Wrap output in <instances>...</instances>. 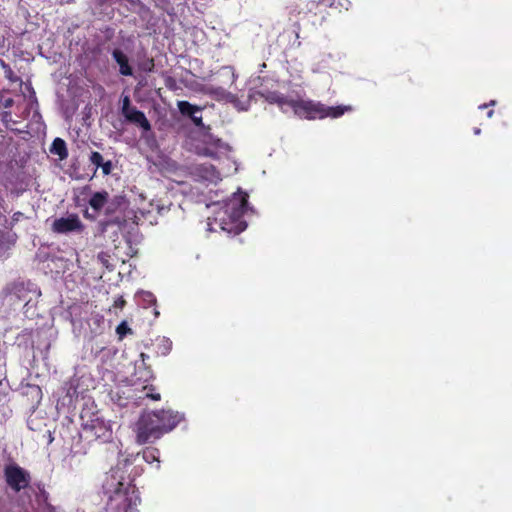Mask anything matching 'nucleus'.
Segmentation results:
<instances>
[{"label":"nucleus","instance_id":"12","mask_svg":"<svg viewBox=\"0 0 512 512\" xmlns=\"http://www.w3.org/2000/svg\"><path fill=\"white\" fill-rule=\"evenodd\" d=\"M112 57L115 62L119 65V72L123 76H132L133 70L129 65V60L126 54L120 49H114Z\"/></svg>","mask_w":512,"mask_h":512},{"label":"nucleus","instance_id":"23","mask_svg":"<svg viewBox=\"0 0 512 512\" xmlns=\"http://www.w3.org/2000/svg\"><path fill=\"white\" fill-rule=\"evenodd\" d=\"M99 168L102 169L103 175L107 176V175L111 174L113 165H112V162L110 160H108V161H104Z\"/></svg>","mask_w":512,"mask_h":512},{"label":"nucleus","instance_id":"33","mask_svg":"<svg viewBox=\"0 0 512 512\" xmlns=\"http://www.w3.org/2000/svg\"><path fill=\"white\" fill-rule=\"evenodd\" d=\"M48 439H49V443H51L53 441V437L51 435V433L49 432V436H48Z\"/></svg>","mask_w":512,"mask_h":512},{"label":"nucleus","instance_id":"21","mask_svg":"<svg viewBox=\"0 0 512 512\" xmlns=\"http://www.w3.org/2000/svg\"><path fill=\"white\" fill-rule=\"evenodd\" d=\"M116 333L120 340H122L127 334H132V329L128 326L125 321H122L116 328Z\"/></svg>","mask_w":512,"mask_h":512},{"label":"nucleus","instance_id":"29","mask_svg":"<svg viewBox=\"0 0 512 512\" xmlns=\"http://www.w3.org/2000/svg\"><path fill=\"white\" fill-rule=\"evenodd\" d=\"M493 114H494V110H492V109H491V110H489V111L487 112V117H488V118H491V117L493 116Z\"/></svg>","mask_w":512,"mask_h":512},{"label":"nucleus","instance_id":"38","mask_svg":"<svg viewBox=\"0 0 512 512\" xmlns=\"http://www.w3.org/2000/svg\"><path fill=\"white\" fill-rule=\"evenodd\" d=\"M29 89L33 90V88L31 87V85L29 86ZM32 94H35V91H32Z\"/></svg>","mask_w":512,"mask_h":512},{"label":"nucleus","instance_id":"27","mask_svg":"<svg viewBox=\"0 0 512 512\" xmlns=\"http://www.w3.org/2000/svg\"><path fill=\"white\" fill-rule=\"evenodd\" d=\"M191 120L193 121V123L196 125V126H202L203 123H202V117L199 116H195V114L193 115V117H191Z\"/></svg>","mask_w":512,"mask_h":512},{"label":"nucleus","instance_id":"2","mask_svg":"<svg viewBox=\"0 0 512 512\" xmlns=\"http://www.w3.org/2000/svg\"><path fill=\"white\" fill-rule=\"evenodd\" d=\"M247 210L248 194L239 189L224 205V213L227 215L232 227L226 228L223 226L222 229L229 232L234 231L236 234L245 230L247 224L242 218Z\"/></svg>","mask_w":512,"mask_h":512},{"label":"nucleus","instance_id":"6","mask_svg":"<svg viewBox=\"0 0 512 512\" xmlns=\"http://www.w3.org/2000/svg\"><path fill=\"white\" fill-rule=\"evenodd\" d=\"M230 150V146L219 138L212 135H206L202 145L196 147V153L200 156L219 158L221 153Z\"/></svg>","mask_w":512,"mask_h":512},{"label":"nucleus","instance_id":"35","mask_svg":"<svg viewBox=\"0 0 512 512\" xmlns=\"http://www.w3.org/2000/svg\"><path fill=\"white\" fill-rule=\"evenodd\" d=\"M146 373H147V376H148V377H151V373H152V372H151V370H147V372H146Z\"/></svg>","mask_w":512,"mask_h":512},{"label":"nucleus","instance_id":"5","mask_svg":"<svg viewBox=\"0 0 512 512\" xmlns=\"http://www.w3.org/2000/svg\"><path fill=\"white\" fill-rule=\"evenodd\" d=\"M121 114L128 122L139 126L143 131L151 130V124L144 112L132 106L130 97L127 95L122 98Z\"/></svg>","mask_w":512,"mask_h":512},{"label":"nucleus","instance_id":"10","mask_svg":"<svg viewBox=\"0 0 512 512\" xmlns=\"http://www.w3.org/2000/svg\"><path fill=\"white\" fill-rule=\"evenodd\" d=\"M85 430L89 431L95 439H101L104 442L112 436L111 428L98 418L92 420L90 425H86Z\"/></svg>","mask_w":512,"mask_h":512},{"label":"nucleus","instance_id":"17","mask_svg":"<svg viewBox=\"0 0 512 512\" xmlns=\"http://www.w3.org/2000/svg\"><path fill=\"white\" fill-rule=\"evenodd\" d=\"M177 106L182 115L189 116L190 118L193 117L196 112L200 111L199 107L192 105L190 102L185 100L179 101Z\"/></svg>","mask_w":512,"mask_h":512},{"label":"nucleus","instance_id":"16","mask_svg":"<svg viewBox=\"0 0 512 512\" xmlns=\"http://www.w3.org/2000/svg\"><path fill=\"white\" fill-rule=\"evenodd\" d=\"M159 456H160V452L155 447H146L142 451V458H143V460L145 462L149 463V464L157 462V464L159 465V463H160Z\"/></svg>","mask_w":512,"mask_h":512},{"label":"nucleus","instance_id":"34","mask_svg":"<svg viewBox=\"0 0 512 512\" xmlns=\"http://www.w3.org/2000/svg\"><path fill=\"white\" fill-rule=\"evenodd\" d=\"M84 216H85L86 218H91V217L89 216V214H88V211H86V212L84 213Z\"/></svg>","mask_w":512,"mask_h":512},{"label":"nucleus","instance_id":"4","mask_svg":"<svg viewBox=\"0 0 512 512\" xmlns=\"http://www.w3.org/2000/svg\"><path fill=\"white\" fill-rule=\"evenodd\" d=\"M4 478L7 485L14 491L19 492L29 486L31 477L28 471L17 464H9L4 468Z\"/></svg>","mask_w":512,"mask_h":512},{"label":"nucleus","instance_id":"1","mask_svg":"<svg viewBox=\"0 0 512 512\" xmlns=\"http://www.w3.org/2000/svg\"><path fill=\"white\" fill-rule=\"evenodd\" d=\"M258 95L270 104H276L282 111L284 107L292 108L295 115L308 120L339 118L352 110L349 105L326 106L320 102L303 99H289L285 95L271 90L259 91Z\"/></svg>","mask_w":512,"mask_h":512},{"label":"nucleus","instance_id":"37","mask_svg":"<svg viewBox=\"0 0 512 512\" xmlns=\"http://www.w3.org/2000/svg\"><path fill=\"white\" fill-rule=\"evenodd\" d=\"M147 296L153 298V295L151 293H148Z\"/></svg>","mask_w":512,"mask_h":512},{"label":"nucleus","instance_id":"7","mask_svg":"<svg viewBox=\"0 0 512 512\" xmlns=\"http://www.w3.org/2000/svg\"><path fill=\"white\" fill-rule=\"evenodd\" d=\"M84 228V224L75 213L68 214L66 217L56 218L51 226L52 231L57 234L81 233Z\"/></svg>","mask_w":512,"mask_h":512},{"label":"nucleus","instance_id":"28","mask_svg":"<svg viewBox=\"0 0 512 512\" xmlns=\"http://www.w3.org/2000/svg\"><path fill=\"white\" fill-rule=\"evenodd\" d=\"M494 104H495V101L491 100V102L489 104L480 105L479 108L480 109H484V108H487L489 105H494Z\"/></svg>","mask_w":512,"mask_h":512},{"label":"nucleus","instance_id":"30","mask_svg":"<svg viewBox=\"0 0 512 512\" xmlns=\"http://www.w3.org/2000/svg\"><path fill=\"white\" fill-rule=\"evenodd\" d=\"M223 93L224 90L222 88H216L215 90H213V93Z\"/></svg>","mask_w":512,"mask_h":512},{"label":"nucleus","instance_id":"18","mask_svg":"<svg viewBox=\"0 0 512 512\" xmlns=\"http://www.w3.org/2000/svg\"><path fill=\"white\" fill-rule=\"evenodd\" d=\"M0 67L3 69L4 71V75H5V78L8 79L9 81L11 82H18V81H21L20 77H18L14 71L12 70V68L10 67V65L8 63H6L4 60L0 59Z\"/></svg>","mask_w":512,"mask_h":512},{"label":"nucleus","instance_id":"20","mask_svg":"<svg viewBox=\"0 0 512 512\" xmlns=\"http://www.w3.org/2000/svg\"><path fill=\"white\" fill-rule=\"evenodd\" d=\"M138 66L143 72H152L155 68V62L153 58L146 57L139 62Z\"/></svg>","mask_w":512,"mask_h":512},{"label":"nucleus","instance_id":"24","mask_svg":"<svg viewBox=\"0 0 512 512\" xmlns=\"http://www.w3.org/2000/svg\"><path fill=\"white\" fill-rule=\"evenodd\" d=\"M156 7L166 10L170 4L169 0H152Z\"/></svg>","mask_w":512,"mask_h":512},{"label":"nucleus","instance_id":"19","mask_svg":"<svg viewBox=\"0 0 512 512\" xmlns=\"http://www.w3.org/2000/svg\"><path fill=\"white\" fill-rule=\"evenodd\" d=\"M143 392L145 393L143 398H148L153 401H159L161 399L160 393L155 392V387L152 385H145L143 387Z\"/></svg>","mask_w":512,"mask_h":512},{"label":"nucleus","instance_id":"25","mask_svg":"<svg viewBox=\"0 0 512 512\" xmlns=\"http://www.w3.org/2000/svg\"><path fill=\"white\" fill-rule=\"evenodd\" d=\"M162 343H163V349H164L162 354L165 355L171 350L172 343L168 339H165V338L162 339Z\"/></svg>","mask_w":512,"mask_h":512},{"label":"nucleus","instance_id":"26","mask_svg":"<svg viewBox=\"0 0 512 512\" xmlns=\"http://www.w3.org/2000/svg\"><path fill=\"white\" fill-rule=\"evenodd\" d=\"M126 304V301L124 300V298L122 296L118 297L115 301H114V307L115 308H120L122 309Z\"/></svg>","mask_w":512,"mask_h":512},{"label":"nucleus","instance_id":"32","mask_svg":"<svg viewBox=\"0 0 512 512\" xmlns=\"http://www.w3.org/2000/svg\"><path fill=\"white\" fill-rule=\"evenodd\" d=\"M140 357L142 358V361H145V358H148V356L145 353H141Z\"/></svg>","mask_w":512,"mask_h":512},{"label":"nucleus","instance_id":"3","mask_svg":"<svg viewBox=\"0 0 512 512\" xmlns=\"http://www.w3.org/2000/svg\"><path fill=\"white\" fill-rule=\"evenodd\" d=\"M154 411L143 413L137 422V442L145 444L161 438L164 434Z\"/></svg>","mask_w":512,"mask_h":512},{"label":"nucleus","instance_id":"14","mask_svg":"<svg viewBox=\"0 0 512 512\" xmlns=\"http://www.w3.org/2000/svg\"><path fill=\"white\" fill-rule=\"evenodd\" d=\"M50 152L57 155L60 160H65L68 157L67 146L62 138H55L53 140Z\"/></svg>","mask_w":512,"mask_h":512},{"label":"nucleus","instance_id":"36","mask_svg":"<svg viewBox=\"0 0 512 512\" xmlns=\"http://www.w3.org/2000/svg\"><path fill=\"white\" fill-rule=\"evenodd\" d=\"M112 210L110 207L107 208V213H110Z\"/></svg>","mask_w":512,"mask_h":512},{"label":"nucleus","instance_id":"22","mask_svg":"<svg viewBox=\"0 0 512 512\" xmlns=\"http://www.w3.org/2000/svg\"><path fill=\"white\" fill-rule=\"evenodd\" d=\"M89 161L91 162V164H93L96 169H98L101 164L104 162V159H103V156L97 152V151H92L90 156H89Z\"/></svg>","mask_w":512,"mask_h":512},{"label":"nucleus","instance_id":"31","mask_svg":"<svg viewBox=\"0 0 512 512\" xmlns=\"http://www.w3.org/2000/svg\"><path fill=\"white\" fill-rule=\"evenodd\" d=\"M481 133V129L480 128H474V134L475 135H479Z\"/></svg>","mask_w":512,"mask_h":512},{"label":"nucleus","instance_id":"8","mask_svg":"<svg viewBox=\"0 0 512 512\" xmlns=\"http://www.w3.org/2000/svg\"><path fill=\"white\" fill-rule=\"evenodd\" d=\"M118 472L119 469L111 470V475L107 479L105 486L109 492L114 493V496H111V499L114 497H120L123 498L124 502L128 501V503L124 505V512H128L129 509H131V499L127 496L129 487L125 486L122 476H119L120 479H118Z\"/></svg>","mask_w":512,"mask_h":512},{"label":"nucleus","instance_id":"15","mask_svg":"<svg viewBox=\"0 0 512 512\" xmlns=\"http://www.w3.org/2000/svg\"><path fill=\"white\" fill-rule=\"evenodd\" d=\"M318 4L325 7L331 8L338 12L343 10L347 11L350 6L349 0H318Z\"/></svg>","mask_w":512,"mask_h":512},{"label":"nucleus","instance_id":"13","mask_svg":"<svg viewBox=\"0 0 512 512\" xmlns=\"http://www.w3.org/2000/svg\"><path fill=\"white\" fill-rule=\"evenodd\" d=\"M109 193L105 190L98 191L92 194L89 199V205L95 212H100L107 204Z\"/></svg>","mask_w":512,"mask_h":512},{"label":"nucleus","instance_id":"11","mask_svg":"<svg viewBox=\"0 0 512 512\" xmlns=\"http://www.w3.org/2000/svg\"><path fill=\"white\" fill-rule=\"evenodd\" d=\"M196 175L209 183H217L221 180L220 172L211 164H201L195 169Z\"/></svg>","mask_w":512,"mask_h":512},{"label":"nucleus","instance_id":"9","mask_svg":"<svg viewBox=\"0 0 512 512\" xmlns=\"http://www.w3.org/2000/svg\"><path fill=\"white\" fill-rule=\"evenodd\" d=\"M154 414L157 415V420L160 422V427L163 434L172 431L182 420V415L172 410H156Z\"/></svg>","mask_w":512,"mask_h":512}]
</instances>
